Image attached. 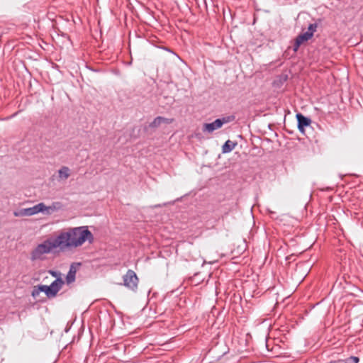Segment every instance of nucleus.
Masks as SVG:
<instances>
[{
  "instance_id": "f257e3e1",
  "label": "nucleus",
  "mask_w": 363,
  "mask_h": 363,
  "mask_svg": "<svg viewBox=\"0 0 363 363\" xmlns=\"http://www.w3.org/2000/svg\"><path fill=\"white\" fill-rule=\"evenodd\" d=\"M86 240L89 243L94 241V235L88 226L69 228L66 231H61L57 236L45 240L38 244L30 252V260L43 261L45 255L65 250L77 248L82 246Z\"/></svg>"
},
{
  "instance_id": "f03ea898",
  "label": "nucleus",
  "mask_w": 363,
  "mask_h": 363,
  "mask_svg": "<svg viewBox=\"0 0 363 363\" xmlns=\"http://www.w3.org/2000/svg\"><path fill=\"white\" fill-rule=\"evenodd\" d=\"M63 284L62 278L57 277L50 286L40 285V291L44 292L48 298H52L57 295Z\"/></svg>"
},
{
  "instance_id": "7ed1b4c3",
  "label": "nucleus",
  "mask_w": 363,
  "mask_h": 363,
  "mask_svg": "<svg viewBox=\"0 0 363 363\" xmlns=\"http://www.w3.org/2000/svg\"><path fill=\"white\" fill-rule=\"evenodd\" d=\"M235 120L234 116H228L225 117H223L221 118H218L215 120L213 122L210 123H204L203 125V131L207 133H212L215 130H217L222 127V125L225 123H228L232 122Z\"/></svg>"
},
{
  "instance_id": "20e7f679",
  "label": "nucleus",
  "mask_w": 363,
  "mask_h": 363,
  "mask_svg": "<svg viewBox=\"0 0 363 363\" xmlns=\"http://www.w3.org/2000/svg\"><path fill=\"white\" fill-rule=\"evenodd\" d=\"M123 285L133 291H136L138 285V277L132 269H128L123 277Z\"/></svg>"
},
{
  "instance_id": "39448f33",
  "label": "nucleus",
  "mask_w": 363,
  "mask_h": 363,
  "mask_svg": "<svg viewBox=\"0 0 363 363\" xmlns=\"http://www.w3.org/2000/svg\"><path fill=\"white\" fill-rule=\"evenodd\" d=\"M33 214H37L40 212L45 213L46 214H51L53 211L56 210V207L55 205L47 206L43 203H39L37 205L31 207Z\"/></svg>"
},
{
  "instance_id": "423d86ee",
  "label": "nucleus",
  "mask_w": 363,
  "mask_h": 363,
  "mask_svg": "<svg viewBox=\"0 0 363 363\" xmlns=\"http://www.w3.org/2000/svg\"><path fill=\"white\" fill-rule=\"evenodd\" d=\"M311 38V33H303L298 35L294 40V44L293 46V50L294 52H297L301 45L304 42L308 41Z\"/></svg>"
},
{
  "instance_id": "0eeeda50",
  "label": "nucleus",
  "mask_w": 363,
  "mask_h": 363,
  "mask_svg": "<svg viewBox=\"0 0 363 363\" xmlns=\"http://www.w3.org/2000/svg\"><path fill=\"white\" fill-rule=\"evenodd\" d=\"M296 118L298 121V128L301 133H303L305 127L311 125V120L301 113H297Z\"/></svg>"
},
{
  "instance_id": "6e6552de",
  "label": "nucleus",
  "mask_w": 363,
  "mask_h": 363,
  "mask_svg": "<svg viewBox=\"0 0 363 363\" xmlns=\"http://www.w3.org/2000/svg\"><path fill=\"white\" fill-rule=\"evenodd\" d=\"M237 145L236 142H233L230 140H228L222 146V152L223 153H228L231 152Z\"/></svg>"
},
{
  "instance_id": "1a4fd4ad",
  "label": "nucleus",
  "mask_w": 363,
  "mask_h": 363,
  "mask_svg": "<svg viewBox=\"0 0 363 363\" xmlns=\"http://www.w3.org/2000/svg\"><path fill=\"white\" fill-rule=\"evenodd\" d=\"M77 270L73 264L71 265L69 270L66 276V281L67 284H71L74 281Z\"/></svg>"
},
{
  "instance_id": "9d476101",
  "label": "nucleus",
  "mask_w": 363,
  "mask_h": 363,
  "mask_svg": "<svg viewBox=\"0 0 363 363\" xmlns=\"http://www.w3.org/2000/svg\"><path fill=\"white\" fill-rule=\"evenodd\" d=\"M15 216H33L31 207L21 209L19 211L14 212Z\"/></svg>"
},
{
  "instance_id": "9b49d317",
  "label": "nucleus",
  "mask_w": 363,
  "mask_h": 363,
  "mask_svg": "<svg viewBox=\"0 0 363 363\" xmlns=\"http://www.w3.org/2000/svg\"><path fill=\"white\" fill-rule=\"evenodd\" d=\"M69 171L70 170H69V169L67 167H65V166L62 167L58 171L59 177L60 178L67 179L69 177V175H70Z\"/></svg>"
},
{
  "instance_id": "f8f14e48",
  "label": "nucleus",
  "mask_w": 363,
  "mask_h": 363,
  "mask_svg": "<svg viewBox=\"0 0 363 363\" xmlns=\"http://www.w3.org/2000/svg\"><path fill=\"white\" fill-rule=\"evenodd\" d=\"M359 360V359L357 357L352 356L345 359V360H339L335 363H358Z\"/></svg>"
},
{
  "instance_id": "ddd939ff",
  "label": "nucleus",
  "mask_w": 363,
  "mask_h": 363,
  "mask_svg": "<svg viewBox=\"0 0 363 363\" xmlns=\"http://www.w3.org/2000/svg\"><path fill=\"white\" fill-rule=\"evenodd\" d=\"M162 120H163L162 116H157L150 123L149 126L152 128H157L162 124Z\"/></svg>"
},
{
  "instance_id": "4468645a",
  "label": "nucleus",
  "mask_w": 363,
  "mask_h": 363,
  "mask_svg": "<svg viewBox=\"0 0 363 363\" xmlns=\"http://www.w3.org/2000/svg\"><path fill=\"white\" fill-rule=\"evenodd\" d=\"M317 27H318V25L317 23H311L309 24L308 27V30L306 31V33H311V38L313 37L314 33L316 31V29H317Z\"/></svg>"
},
{
  "instance_id": "2eb2a0df",
  "label": "nucleus",
  "mask_w": 363,
  "mask_h": 363,
  "mask_svg": "<svg viewBox=\"0 0 363 363\" xmlns=\"http://www.w3.org/2000/svg\"><path fill=\"white\" fill-rule=\"evenodd\" d=\"M42 291H40V286L35 287L32 291V296L33 297L38 296Z\"/></svg>"
},
{
  "instance_id": "dca6fc26",
  "label": "nucleus",
  "mask_w": 363,
  "mask_h": 363,
  "mask_svg": "<svg viewBox=\"0 0 363 363\" xmlns=\"http://www.w3.org/2000/svg\"><path fill=\"white\" fill-rule=\"evenodd\" d=\"M162 119L163 120L161 121L162 123L170 124L174 121L173 118H167L162 117Z\"/></svg>"
},
{
  "instance_id": "f3484780",
  "label": "nucleus",
  "mask_w": 363,
  "mask_h": 363,
  "mask_svg": "<svg viewBox=\"0 0 363 363\" xmlns=\"http://www.w3.org/2000/svg\"><path fill=\"white\" fill-rule=\"evenodd\" d=\"M49 272H50V274L52 277H57V276H58L57 272H55V271H51V270H50Z\"/></svg>"
}]
</instances>
